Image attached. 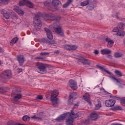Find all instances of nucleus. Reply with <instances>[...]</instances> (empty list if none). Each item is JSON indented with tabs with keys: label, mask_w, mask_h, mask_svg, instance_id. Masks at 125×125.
<instances>
[{
	"label": "nucleus",
	"mask_w": 125,
	"mask_h": 125,
	"mask_svg": "<svg viewBox=\"0 0 125 125\" xmlns=\"http://www.w3.org/2000/svg\"><path fill=\"white\" fill-rule=\"evenodd\" d=\"M58 94H59L58 90H49L46 93L45 96L46 98L50 99L53 105H56V104H58V99L57 98Z\"/></svg>",
	"instance_id": "obj_1"
},
{
	"label": "nucleus",
	"mask_w": 125,
	"mask_h": 125,
	"mask_svg": "<svg viewBox=\"0 0 125 125\" xmlns=\"http://www.w3.org/2000/svg\"><path fill=\"white\" fill-rule=\"evenodd\" d=\"M65 117L67 118L66 119V125H71L74 123V119L79 118V115L78 114H75V112L71 111V113H67L65 115Z\"/></svg>",
	"instance_id": "obj_2"
},
{
	"label": "nucleus",
	"mask_w": 125,
	"mask_h": 125,
	"mask_svg": "<svg viewBox=\"0 0 125 125\" xmlns=\"http://www.w3.org/2000/svg\"><path fill=\"white\" fill-rule=\"evenodd\" d=\"M20 88L16 86H15L13 89L12 95H13L14 94V95H15L16 94V96L14 97L13 99V102L15 104H18L19 103V100L22 98V95H21V93L16 94V92H20Z\"/></svg>",
	"instance_id": "obj_3"
},
{
	"label": "nucleus",
	"mask_w": 125,
	"mask_h": 125,
	"mask_svg": "<svg viewBox=\"0 0 125 125\" xmlns=\"http://www.w3.org/2000/svg\"><path fill=\"white\" fill-rule=\"evenodd\" d=\"M36 67L38 69V72L40 74H46L47 70L46 69V65L44 63L38 62L36 64Z\"/></svg>",
	"instance_id": "obj_4"
},
{
	"label": "nucleus",
	"mask_w": 125,
	"mask_h": 125,
	"mask_svg": "<svg viewBox=\"0 0 125 125\" xmlns=\"http://www.w3.org/2000/svg\"><path fill=\"white\" fill-rule=\"evenodd\" d=\"M53 28L54 29L53 31L55 32L56 34H57V35H59L60 37H65L64 30L62 29V26H61V25L55 23L54 24Z\"/></svg>",
	"instance_id": "obj_5"
},
{
	"label": "nucleus",
	"mask_w": 125,
	"mask_h": 125,
	"mask_svg": "<svg viewBox=\"0 0 125 125\" xmlns=\"http://www.w3.org/2000/svg\"><path fill=\"white\" fill-rule=\"evenodd\" d=\"M33 23L36 31H40L42 29V21L40 20V16H36L33 19Z\"/></svg>",
	"instance_id": "obj_6"
},
{
	"label": "nucleus",
	"mask_w": 125,
	"mask_h": 125,
	"mask_svg": "<svg viewBox=\"0 0 125 125\" xmlns=\"http://www.w3.org/2000/svg\"><path fill=\"white\" fill-rule=\"evenodd\" d=\"M12 76V72H11V70L9 69L5 70L0 75V77H1V78H4V79H11Z\"/></svg>",
	"instance_id": "obj_7"
},
{
	"label": "nucleus",
	"mask_w": 125,
	"mask_h": 125,
	"mask_svg": "<svg viewBox=\"0 0 125 125\" xmlns=\"http://www.w3.org/2000/svg\"><path fill=\"white\" fill-rule=\"evenodd\" d=\"M45 20H50V21H54V20H57L56 16L52 14H46L44 16Z\"/></svg>",
	"instance_id": "obj_8"
},
{
	"label": "nucleus",
	"mask_w": 125,
	"mask_h": 125,
	"mask_svg": "<svg viewBox=\"0 0 125 125\" xmlns=\"http://www.w3.org/2000/svg\"><path fill=\"white\" fill-rule=\"evenodd\" d=\"M78 48L77 45H69L67 44L64 45V49H66V50H69V51L71 50H76Z\"/></svg>",
	"instance_id": "obj_9"
},
{
	"label": "nucleus",
	"mask_w": 125,
	"mask_h": 125,
	"mask_svg": "<svg viewBox=\"0 0 125 125\" xmlns=\"http://www.w3.org/2000/svg\"><path fill=\"white\" fill-rule=\"evenodd\" d=\"M116 103V101L114 100H107L105 102V106L106 107H113Z\"/></svg>",
	"instance_id": "obj_10"
},
{
	"label": "nucleus",
	"mask_w": 125,
	"mask_h": 125,
	"mask_svg": "<svg viewBox=\"0 0 125 125\" xmlns=\"http://www.w3.org/2000/svg\"><path fill=\"white\" fill-rule=\"evenodd\" d=\"M17 60L20 66H23L24 62H25V58L23 55H18L17 56Z\"/></svg>",
	"instance_id": "obj_11"
},
{
	"label": "nucleus",
	"mask_w": 125,
	"mask_h": 125,
	"mask_svg": "<svg viewBox=\"0 0 125 125\" xmlns=\"http://www.w3.org/2000/svg\"><path fill=\"white\" fill-rule=\"evenodd\" d=\"M69 83V86H70L72 89H73V90H76V89L78 88V87H77V82H76V81L73 80H70Z\"/></svg>",
	"instance_id": "obj_12"
},
{
	"label": "nucleus",
	"mask_w": 125,
	"mask_h": 125,
	"mask_svg": "<svg viewBox=\"0 0 125 125\" xmlns=\"http://www.w3.org/2000/svg\"><path fill=\"white\" fill-rule=\"evenodd\" d=\"M44 29L45 33H46L47 38L49 40H52V39H53V36L52 35V33H51V31H50V30L47 28H44Z\"/></svg>",
	"instance_id": "obj_13"
},
{
	"label": "nucleus",
	"mask_w": 125,
	"mask_h": 125,
	"mask_svg": "<svg viewBox=\"0 0 125 125\" xmlns=\"http://www.w3.org/2000/svg\"><path fill=\"white\" fill-rule=\"evenodd\" d=\"M14 10L20 15H24V11L21 8H19L18 6H14Z\"/></svg>",
	"instance_id": "obj_14"
},
{
	"label": "nucleus",
	"mask_w": 125,
	"mask_h": 125,
	"mask_svg": "<svg viewBox=\"0 0 125 125\" xmlns=\"http://www.w3.org/2000/svg\"><path fill=\"white\" fill-rule=\"evenodd\" d=\"M101 52L103 55H108V54H111L112 51L108 48H105L102 49Z\"/></svg>",
	"instance_id": "obj_15"
},
{
	"label": "nucleus",
	"mask_w": 125,
	"mask_h": 125,
	"mask_svg": "<svg viewBox=\"0 0 125 125\" xmlns=\"http://www.w3.org/2000/svg\"><path fill=\"white\" fill-rule=\"evenodd\" d=\"M43 115V113H39L37 115H34V116L31 117V119H35L36 120H38L39 121H42Z\"/></svg>",
	"instance_id": "obj_16"
},
{
	"label": "nucleus",
	"mask_w": 125,
	"mask_h": 125,
	"mask_svg": "<svg viewBox=\"0 0 125 125\" xmlns=\"http://www.w3.org/2000/svg\"><path fill=\"white\" fill-rule=\"evenodd\" d=\"M79 61L81 62V63H83V65H89V64H90V61L84 58H82Z\"/></svg>",
	"instance_id": "obj_17"
},
{
	"label": "nucleus",
	"mask_w": 125,
	"mask_h": 125,
	"mask_svg": "<svg viewBox=\"0 0 125 125\" xmlns=\"http://www.w3.org/2000/svg\"><path fill=\"white\" fill-rule=\"evenodd\" d=\"M83 99L89 104H91V102H90V96L88 93L84 94L83 96Z\"/></svg>",
	"instance_id": "obj_18"
},
{
	"label": "nucleus",
	"mask_w": 125,
	"mask_h": 125,
	"mask_svg": "<svg viewBox=\"0 0 125 125\" xmlns=\"http://www.w3.org/2000/svg\"><path fill=\"white\" fill-rule=\"evenodd\" d=\"M59 4H61V1L59 0H53L52 1V5L56 8L58 7Z\"/></svg>",
	"instance_id": "obj_19"
},
{
	"label": "nucleus",
	"mask_w": 125,
	"mask_h": 125,
	"mask_svg": "<svg viewBox=\"0 0 125 125\" xmlns=\"http://www.w3.org/2000/svg\"><path fill=\"white\" fill-rule=\"evenodd\" d=\"M90 118L91 120H92V121H96V120L98 119V114L94 113H91L90 115Z\"/></svg>",
	"instance_id": "obj_20"
},
{
	"label": "nucleus",
	"mask_w": 125,
	"mask_h": 125,
	"mask_svg": "<svg viewBox=\"0 0 125 125\" xmlns=\"http://www.w3.org/2000/svg\"><path fill=\"white\" fill-rule=\"evenodd\" d=\"M9 1H10V0H0V6H3V5L8 4Z\"/></svg>",
	"instance_id": "obj_21"
},
{
	"label": "nucleus",
	"mask_w": 125,
	"mask_h": 125,
	"mask_svg": "<svg viewBox=\"0 0 125 125\" xmlns=\"http://www.w3.org/2000/svg\"><path fill=\"white\" fill-rule=\"evenodd\" d=\"M65 119V115H61L55 119V121L58 122H62L63 120Z\"/></svg>",
	"instance_id": "obj_22"
},
{
	"label": "nucleus",
	"mask_w": 125,
	"mask_h": 125,
	"mask_svg": "<svg viewBox=\"0 0 125 125\" xmlns=\"http://www.w3.org/2000/svg\"><path fill=\"white\" fill-rule=\"evenodd\" d=\"M18 42V38H17L16 37L13 38L10 43V45H11V46H13V45L14 44L16 43V42Z\"/></svg>",
	"instance_id": "obj_23"
},
{
	"label": "nucleus",
	"mask_w": 125,
	"mask_h": 125,
	"mask_svg": "<svg viewBox=\"0 0 125 125\" xmlns=\"http://www.w3.org/2000/svg\"><path fill=\"white\" fill-rule=\"evenodd\" d=\"M25 2V5L26 6H28V7H30V8H33L34 7V4L32 3V2L29 1L28 0H26Z\"/></svg>",
	"instance_id": "obj_24"
},
{
	"label": "nucleus",
	"mask_w": 125,
	"mask_h": 125,
	"mask_svg": "<svg viewBox=\"0 0 125 125\" xmlns=\"http://www.w3.org/2000/svg\"><path fill=\"white\" fill-rule=\"evenodd\" d=\"M72 1H73L72 0H68L66 3L62 5V7H63V8H66V7H68V6H69V5H70V4L72 3Z\"/></svg>",
	"instance_id": "obj_25"
},
{
	"label": "nucleus",
	"mask_w": 125,
	"mask_h": 125,
	"mask_svg": "<svg viewBox=\"0 0 125 125\" xmlns=\"http://www.w3.org/2000/svg\"><path fill=\"white\" fill-rule=\"evenodd\" d=\"M116 36L118 37L121 36L124 37L125 36V31H119L117 33H116Z\"/></svg>",
	"instance_id": "obj_26"
},
{
	"label": "nucleus",
	"mask_w": 125,
	"mask_h": 125,
	"mask_svg": "<svg viewBox=\"0 0 125 125\" xmlns=\"http://www.w3.org/2000/svg\"><path fill=\"white\" fill-rule=\"evenodd\" d=\"M123 55V53L120 52H115L114 53V56L115 58H120V57H122Z\"/></svg>",
	"instance_id": "obj_27"
},
{
	"label": "nucleus",
	"mask_w": 125,
	"mask_h": 125,
	"mask_svg": "<svg viewBox=\"0 0 125 125\" xmlns=\"http://www.w3.org/2000/svg\"><path fill=\"white\" fill-rule=\"evenodd\" d=\"M89 4V0H86L81 3V6H85Z\"/></svg>",
	"instance_id": "obj_28"
},
{
	"label": "nucleus",
	"mask_w": 125,
	"mask_h": 125,
	"mask_svg": "<svg viewBox=\"0 0 125 125\" xmlns=\"http://www.w3.org/2000/svg\"><path fill=\"white\" fill-rule=\"evenodd\" d=\"M77 98V93H71L69 95V99H73L74 98Z\"/></svg>",
	"instance_id": "obj_29"
},
{
	"label": "nucleus",
	"mask_w": 125,
	"mask_h": 125,
	"mask_svg": "<svg viewBox=\"0 0 125 125\" xmlns=\"http://www.w3.org/2000/svg\"><path fill=\"white\" fill-rule=\"evenodd\" d=\"M30 117L27 115H25L22 117V120L24 121V122H28L30 121Z\"/></svg>",
	"instance_id": "obj_30"
},
{
	"label": "nucleus",
	"mask_w": 125,
	"mask_h": 125,
	"mask_svg": "<svg viewBox=\"0 0 125 125\" xmlns=\"http://www.w3.org/2000/svg\"><path fill=\"white\" fill-rule=\"evenodd\" d=\"M40 42H43V43H48V40L45 38H42L40 40Z\"/></svg>",
	"instance_id": "obj_31"
},
{
	"label": "nucleus",
	"mask_w": 125,
	"mask_h": 125,
	"mask_svg": "<svg viewBox=\"0 0 125 125\" xmlns=\"http://www.w3.org/2000/svg\"><path fill=\"white\" fill-rule=\"evenodd\" d=\"M19 4L20 6H23V5H26V0L20 1L19 3Z\"/></svg>",
	"instance_id": "obj_32"
},
{
	"label": "nucleus",
	"mask_w": 125,
	"mask_h": 125,
	"mask_svg": "<svg viewBox=\"0 0 125 125\" xmlns=\"http://www.w3.org/2000/svg\"><path fill=\"white\" fill-rule=\"evenodd\" d=\"M49 45L56 44L57 42L55 40L49 41L48 40V43Z\"/></svg>",
	"instance_id": "obj_33"
},
{
	"label": "nucleus",
	"mask_w": 125,
	"mask_h": 125,
	"mask_svg": "<svg viewBox=\"0 0 125 125\" xmlns=\"http://www.w3.org/2000/svg\"><path fill=\"white\" fill-rule=\"evenodd\" d=\"M113 45H114V41H111L110 42L107 43V46L109 48H111V47H112Z\"/></svg>",
	"instance_id": "obj_34"
},
{
	"label": "nucleus",
	"mask_w": 125,
	"mask_h": 125,
	"mask_svg": "<svg viewBox=\"0 0 125 125\" xmlns=\"http://www.w3.org/2000/svg\"><path fill=\"white\" fill-rule=\"evenodd\" d=\"M115 73L118 75L119 77H122V76H123L122 72L118 70H115Z\"/></svg>",
	"instance_id": "obj_35"
},
{
	"label": "nucleus",
	"mask_w": 125,
	"mask_h": 125,
	"mask_svg": "<svg viewBox=\"0 0 125 125\" xmlns=\"http://www.w3.org/2000/svg\"><path fill=\"white\" fill-rule=\"evenodd\" d=\"M110 79H112V80H114V81H116L117 83H120V81H119V80L117 78H116V77H115V75H111L110 76Z\"/></svg>",
	"instance_id": "obj_36"
},
{
	"label": "nucleus",
	"mask_w": 125,
	"mask_h": 125,
	"mask_svg": "<svg viewBox=\"0 0 125 125\" xmlns=\"http://www.w3.org/2000/svg\"><path fill=\"white\" fill-rule=\"evenodd\" d=\"M125 26V24L122 22L119 23L117 25V28L118 29H123V27Z\"/></svg>",
	"instance_id": "obj_37"
},
{
	"label": "nucleus",
	"mask_w": 125,
	"mask_h": 125,
	"mask_svg": "<svg viewBox=\"0 0 125 125\" xmlns=\"http://www.w3.org/2000/svg\"><path fill=\"white\" fill-rule=\"evenodd\" d=\"M114 111H118V110H122V107H121L120 105H117L114 107Z\"/></svg>",
	"instance_id": "obj_38"
},
{
	"label": "nucleus",
	"mask_w": 125,
	"mask_h": 125,
	"mask_svg": "<svg viewBox=\"0 0 125 125\" xmlns=\"http://www.w3.org/2000/svg\"><path fill=\"white\" fill-rule=\"evenodd\" d=\"M40 54L41 56H46V55H49V53L44 52L40 53Z\"/></svg>",
	"instance_id": "obj_39"
},
{
	"label": "nucleus",
	"mask_w": 125,
	"mask_h": 125,
	"mask_svg": "<svg viewBox=\"0 0 125 125\" xmlns=\"http://www.w3.org/2000/svg\"><path fill=\"white\" fill-rule=\"evenodd\" d=\"M3 16L6 19H9V18L10 17V14L7 12L6 14L4 15Z\"/></svg>",
	"instance_id": "obj_40"
},
{
	"label": "nucleus",
	"mask_w": 125,
	"mask_h": 125,
	"mask_svg": "<svg viewBox=\"0 0 125 125\" xmlns=\"http://www.w3.org/2000/svg\"><path fill=\"white\" fill-rule=\"evenodd\" d=\"M101 107V104L98 103V104H96L95 105V109L96 110H98V109H100Z\"/></svg>",
	"instance_id": "obj_41"
},
{
	"label": "nucleus",
	"mask_w": 125,
	"mask_h": 125,
	"mask_svg": "<svg viewBox=\"0 0 125 125\" xmlns=\"http://www.w3.org/2000/svg\"><path fill=\"white\" fill-rule=\"evenodd\" d=\"M35 59H39L40 60H42V61H45V59L44 58L41 57H37L35 58Z\"/></svg>",
	"instance_id": "obj_42"
},
{
	"label": "nucleus",
	"mask_w": 125,
	"mask_h": 125,
	"mask_svg": "<svg viewBox=\"0 0 125 125\" xmlns=\"http://www.w3.org/2000/svg\"><path fill=\"white\" fill-rule=\"evenodd\" d=\"M113 40H111V39L109 38H106L105 39V42H107V44L109 43V42H112Z\"/></svg>",
	"instance_id": "obj_43"
},
{
	"label": "nucleus",
	"mask_w": 125,
	"mask_h": 125,
	"mask_svg": "<svg viewBox=\"0 0 125 125\" xmlns=\"http://www.w3.org/2000/svg\"><path fill=\"white\" fill-rule=\"evenodd\" d=\"M1 13L2 14L3 16L5 15V14H6L7 13V11H6L5 10L3 9L1 10Z\"/></svg>",
	"instance_id": "obj_44"
},
{
	"label": "nucleus",
	"mask_w": 125,
	"mask_h": 125,
	"mask_svg": "<svg viewBox=\"0 0 125 125\" xmlns=\"http://www.w3.org/2000/svg\"><path fill=\"white\" fill-rule=\"evenodd\" d=\"M121 104L123 106H125V98L122 99L121 100Z\"/></svg>",
	"instance_id": "obj_45"
},
{
	"label": "nucleus",
	"mask_w": 125,
	"mask_h": 125,
	"mask_svg": "<svg viewBox=\"0 0 125 125\" xmlns=\"http://www.w3.org/2000/svg\"><path fill=\"white\" fill-rule=\"evenodd\" d=\"M120 30H119V28L118 27H115L113 30L112 32H114V33L118 32Z\"/></svg>",
	"instance_id": "obj_46"
},
{
	"label": "nucleus",
	"mask_w": 125,
	"mask_h": 125,
	"mask_svg": "<svg viewBox=\"0 0 125 125\" xmlns=\"http://www.w3.org/2000/svg\"><path fill=\"white\" fill-rule=\"evenodd\" d=\"M72 100L71 99H69L68 101V105H73L74 104H73V102H72Z\"/></svg>",
	"instance_id": "obj_47"
},
{
	"label": "nucleus",
	"mask_w": 125,
	"mask_h": 125,
	"mask_svg": "<svg viewBox=\"0 0 125 125\" xmlns=\"http://www.w3.org/2000/svg\"><path fill=\"white\" fill-rule=\"evenodd\" d=\"M37 99H40V100H42L43 98L42 95H38L37 97Z\"/></svg>",
	"instance_id": "obj_48"
},
{
	"label": "nucleus",
	"mask_w": 125,
	"mask_h": 125,
	"mask_svg": "<svg viewBox=\"0 0 125 125\" xmlns=\"http://www.w3.org/2000/svg\"><path fill=\"white\" fill-rule=\"evenodd\" d=\"M17 71L18 73H21L23 71V69L22 68H18Z\"/></svg>",
	"instance_id": "obj_49"
},
{
	"label": "nucleus",
	"mask_w": 125,
	"mask_h": 125,
	"mask_svg": "<svg viewBox=\"0 0 125 125\" xmlns=\"http://www.w3.org/2000/svg\"><path fill=\"white\" fill-rule=\"evenodd\" d=\"M94 54H96V55H97L98 54H99V51H98V50H95L94 51Z\"/></svg>",
	"instance_id": "obj_50"
},
{
	"label": "nucleus",
	"mask_w": 125,
	"mask_h": 125,
	"mask_svg": "<svg viewBox=\"0 0 125 125\" xmlns=\"http://www.w3.org/2000/svg\"><path fill=\"white\" fill-rule=\"evenodd\" d=\"M107 57V58H109V59H113V57L111 56V55H108Z\"/></svg>",
	"instance_id": "obj_51"
},
{
	"label": "nucleus",
	"mask_w": 125,
	"mask_h": 125,
	"mask_svg": "<svg viewBox=\"0 0 125 125\" xmlns=\"http://www.w3.org/2000/svg\"><path fill=\"white\" fill-rule=\"evenodd\" d=\"M78 107H79V103H78L76 104H75L74 106V108H78Z\"/></svg>",
	"instance_id": "obj_52"
},
{
	"label": "nucleus",
	"mask_w": 125,
	"mask_h": 125,
	"mask_svg": "<svg viewBox=\"0 0 125 125\" xmlns=\"http://www.w3.org/2000/svg\"><path fill=\"white\" fill-rule=\"evenodd\" d=\"M106 73L108 74L109 75H112V73L109 72L108 70H105Z\"/></svg>",
	"instance_id": "obj_53"
},
{
	"label": "nucleus",
	"mask_w": 125,
	"mask_h": 125,
	"mask_svg": "<svg viewBox=\"0 0 125 125\" xmlns=\"http://www.w3.org/2000/svg\"><path fill=\"white\" fill-rule=\"evenodd\" d=\"M117 100H120L121 101L122 99L120 97H116L115 98Z\"/></svg>",
	"instance_id": "obj_54"
},
{
	"label": "nucleus",
	"mask_w": 125,
	"mask_h": 125,
	"mask_svg": "<svg viewBox=\"0 0 125 125\" xmlns=\"http://www.w3.org/2000/svg\"><path fill=\"white\" fill-rule=\"evenodd\" d=\"M54 53H55L56 54H57L59 53V51L56 50L54 51Z\"/></svg>",
	"instance_id": "obj_55"
},
{
	"label": "nucleus",
	"mask_w": 125,
	"mask_h": 125,
	"mask_svg": "<svg viewBox=\"0 0 125 125\" xmlns=\"http://www.w3.org/2000/svg\"><path fill=\"white\" fill-rule=\"evenodd\" d=\"M3 89L2 88L0 87V92H1V91H2Z\"/></svg>",
	"instance_id": "obj_56"
},
{
	"label": "nucleus",
	"mask_w": 125,
	"mask_h": 125,
	"mask_svg": "<svg viewBox=\"0 0 125 125\" xmlns=\"http://www.w3.org/2000/svg\"><path fill=\"white\" fill-rule=\"evenodd\" d=\"M121 21H125V18L122 19L121 20Z\"/></svg>",
	"instance_id": "obj_57"
},
{
	"label": "nucleus",
	"mask_w": 125,
	"mask_h": 125,
	"mask_svg": "<svg viewBox=\"0 0 125 125\" xmlns=\"http://www.w3.org/2000/svg\"><path fill=\"white\" fill-rule=\"evenodd\" d=\"M105 91V92L106 93V94H111V93H108V92H107V91Z\"/></svg>",
	"instance_id": "obj_58"
},
{
	"label": "nucleus",
	"mask_w": 125,
	"mask_h": 125,
	"mask_svg": "<svg viewBox=\"0 0 125 125\" xmlns=\"http://www.w3.org/2000/svg\"><path fill=\"white\" fill-rule=\"evenodd\" d=\"M2 51V49L0 47V52H1Z\"/></svg>",
	"instance_id": "obj_59"
},
{
	"label": "nucleus",
	"mask_w": 125,
	"mask_h": 125,
	"mask_svg": "<svg viewBox=\"0 0 125 125\" xmlns=\"http://www.w3.org/2000/svg\"><path fill=\"white\" fill-rule=\"evenodd\" d=\"M0 65H1V61H0Z\"/></svg>",
	"instance_id": "obj_60"
},
{
	"label": "nucleus",
	"mask_w": 125,
	"mask_h": 125,
	"mask_svg": "<svg viewBox=\"0 0 125 125\" xmlns=\"http://www.w3.org/2000/svg\"><path fill=\"white\" fill-rule=\"evenodd\" d=\"M117 18H118V19H119V17H117Z\"/></svg>",
	"instance_id": "obj_61"
},
{
	"label": "nucleus",
	"mask_w": 125,
	"mask_h": 125,
	"mask_svg": "<svg viewBox=\"0 0 125 125\" xmlns=\"http://www.w3.org/2000/svg\"><path fill=\"white\" fill-rule=\"evenodd\" d=\"M110 98H111V97H112V96H110Z\"/></svg>",
	"instance_id": "obj_62"
},
{
	"label": "nucleus",
	"mask_w": 125,
	"mask_h": 125,
	"mask_svg": "<svg viewBox=\"0 0 125 125\" xmlns=\"http://www.w3.org/2000/svg\"><path fill=\"white\" fill-rule=\"evenodd\" d=\"M42 50H45V49H42Z\"/></svg>",
	"instance_id": "obj_63"
}]
</instances>
